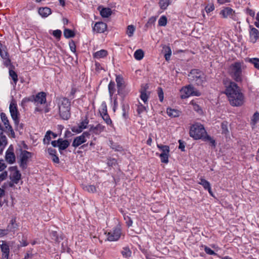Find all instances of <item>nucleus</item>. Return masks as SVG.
<instances>
[{"label":"nucleus","instance_id":"nucleus-1","mask_svg":"<svg viewBox=\"0 0 259 259\" xmlns=\"http://www.w3.org/2000/svg\"><path fill=\"white\" fill-rule=\"evenodd\" d=\"M225 94L232 106H240L243 104L244 96L235 82L230 81L228 84H226Z\"/></svg>","mask_w":259,"mask_h":259},{"label":"nucleus","instance_id":"nucleus-2","mask_svg":"<svg viewBox=\"0 0 259 259\" xmlns=\"http://www.w3.org/2000/svg\"><path fill=\"white\" fill-rule=\"evenodd\" d=\"M244 63L242 62H235L232 64L229 69V72L231 77L237 82H241L244 78L243 69Z\"/></svg>","mask_w":259,"mask_h":259},{"label":"nucleus","instance_id":"nucleus-3","mask_svg":"<svg viewBox=\"0 0 259 259\" xmlns=\"http://www.w3.org/2000/svg\"><path fill=\"white\" fill-rule=\"evenodd\" d=\"M59 114L61 118L67 120L70 117V102L66 98L60 100L59 105Z\"/></svg>","mask_w":259,"mask_h":259},{"label":"nucleus","instance_id":"nucleus-4","mask_svg":"<svg viewBox=\"0 0 259 259\" xmlns=\"http://www.w3.org/2000/svg\"><path fill=\"white\" fill-rule=\"evenodd\" d=\"M189 134L194 139L199 140L203 139L206 135V132L202 124L196 123L191 126Z\"/></svg>","mask_w":259,"mask_h":259},{"label":"nucleus","instance_id":"nucleus-5","mask_svg":"<svg viewBox=\"0 0 259 259\" xmlns=\"http://www.w3.org/2000/svg\"><path fill=\"white\" fill-rule=\"evenodd\" d=\"M8 170L10 172L9 177L10 180V181L8 182V186L9 187L13 188L15 186V185L19 183L21 179L22 175L17 166H10Z\"/></svg>","mask_w":259,"mask_h":259},{"label":"nucleus","instance_id":"nucleus-6","mask_svg":"<svg viewBox=\"0 0 259 259\" xmlns=\"http://www.w3.org/2000/svg\"><path fill=\"white\" fill-rule=\"evenodd\" d=\"M190 79L198 85H202L206 82L204 74L198 69H192L189 74Z\"/></svg>","mask_w":259,"mask_h":259},{"label":"nucleus","instance_id":"nucleus-7","mask_svg":"<svg viewBox=\"0 0 259 259\" xmlns=\"http://www.w3.org/2000/svg\"><path fill=\"white\" fill-rule=\"evenodd\" d=\"M180 92L182 99H186L191 96H199L201 95V93L191 85H188L182 88L180 90Z\"/></svg>","mask_w":259,"mask_h":259},{"label":"nucleus","instance_id":"nucleus-8","mask_svg":"<svg viewBox=\"0 0 259 259\" xmlns=\"http://www.w3.org/2000/svg\"><path fill=\"white\" fill-rule=\"evenodd\" d=\"M32 154L26 150L21 151L20 155V160L18 161L20 167L22 169H25L27 167L28 159L32 157Z\"/></svg>","mask_w":259,"mask_h":259},{"label":"nucleus","instance_id":"nucleus-9","mask_svg":"<svg viewBox=\"0 0 259 259\" xmlns=\"http://www.w3.org/2000/svg\"><path fill=\"white\" fill-rule=\"evenodd\" d=\"M220 14L225 19L229 18L234 21H237L238 20V18L235 11L230 7H226L222 10Z\"/></svg>","mask_w":259,"mask_h":259},{"label":"nucleus","instance_id":"nucleus-10","mask_svg":"<svg viewBox=\"0 0 259 259\" xmlns=\"http://www.w3.org/2000/svg\"><path fill=\"white\" fill-rule=\"evenodd\" d=\"M9 109L11 116L12 117V118L14 120L15 125H16L17 126V128H18L19 112L17 109V104L16 103L15 101L13 100L11 101L10 104Z\"/></svg>","mask_w":259,"mask_h":259},{"label":"nucleus","instance_id":"nucleus-11","mask_svg":"<svg viewBox=\"0 0 259 259\" xmlns=\"http://www.w3.org/2000/svg\"><path fill=\"white\" fill-rule=\"evenodd\" d=\"M121 235V229L120 226H116L112 231L108 233L107 239L110 241L118 240Z\"/></svg>","mask_w":259,"mask_h":259},{"label":"nucleus","instance_id":"nucleus-12","mask_svg":"<svg viewBox=\"0 0 259 259\" xmlns=\"http://www.w3.org/2000/svg\"><path fill=\"white\" fill-rule=\"evenodd\" d=\"M90 134L88 132H83L81 135L76 137L73 140L72 146L75 148L78 147L87 141V138H89Z\"/></svg>","mask_w":259,"mask_h":259},{"label":"nucleus","instance_id":"nucleus-13","mask_svg":"<svg viewBox=\"0 0 259 259\" xmlns=\"http://www.w3.org/2000/svg\"><path fill=\"white\" fill-rule=\"evenodd\" d=\"M13 150V148L11 145L6 152L5 159L9 164H13L16 161V157Z\"/></svg>","mask_w":259,"mask_h":259},{"label":"nucleus","instance_id":"nucleus-14","mask_svg":"<svg viewBox=\"0 0 259 259\" xmlns=\"http://www.w3.org/2000/svg\"><path fill=\"white\" fill-rule=\"evenodd\" d=\"M249 40L254 44L259 39V31L251 25L249 26Z\"/></svg>","mask_w":259,"mask_h":259},{"label":"nucleus","instance_id":"nucleus-15","mask_svg":"<svg viewBox=\"0 0 259 259\" xmlns=\"http://www.w3.org/2000/svg\"><path fill=\"white\" fill-rule=\"evenodd\" d=\"M107 29V24L103 22H96L93 28L94 31L103 33Z\"/></svg>","mask_w":259,"mask_h":259},{"label":"nucleus","instance_id":"nucleus-16","mask_svg":"<svg viewBox=\"0 0 259 259\" xmlns=\"http://www.w3.org/2000/svg\"><path fill=\"white\" fill-rule=\"evenodd\" d=\"M89 123V120L86 119L82 121L78 126H73L71 128L72 132L74 133H81L84 129L86 128Z\"/></svg>","mask_w":259,"mask_h":259},{"label":"nucleus","instance_id":"nucleus-17","mask_svg":"<svg viewBox=\"0 0 259 259\" xmlns=\"http://www.w3.org/2000/svg\"><path fill=\"white\" fill-rule=\"evenodd\" d=\"M1 248L3 252L2 259H8L10 252L9 245L6 243L3 242V244L1 245Z\"/></svg>","mask_w":259,"mask_h":259},{"label":"nucleus","instance_id":"nucleus-18","mask_svg":"<svg viewBox=\"0 0 259 259\" xmlns=\"http://www.w3.org/2000/svg\"><path fill=\"white\" fill-rule=\"evenodd\" d=\"M34 101L40 104L45 103L46 101V95L44 92H40L38 93L35 98Z\"/></svg>","mask_w":259,"mask_h":259},{"label":"nucleus","instance_id":"nucleus-19","mask_svg":"<svg viewBox=\"0 0 259 259\" xmlns=\"http://www.w3.org/2000/svg\"><path fill=\"white\" fill-rule=\"evenodd\" d=\"M162 53L164 54L166 61H169L171 55V50L169 46L163 45L162 46Z\"/></svg>","mask_w":259,"mask_h":259},{"label":"nucleus","instance_id":"nucleus-20","mask_svg":"<svg viewBox=\"0 0 259 259\" xmlns=\"http://www.w3.org/2000/svg\"><path fill=\"white\" fill-rule=\"evenodd\" d=\"M38 12L39 14L44 18L47 17L51 13L52 11L50 8L48 7H42L38 9Z\"/></svg>","mask_w":259,"mask_h":259},{"label":"nucleus","instance_id":"nucleus-21","mask_svg":"<svg viewBox=\"0 0 259 259\" xmlns=\"http://www.w3.org/2000/svg\"><path fill=\"white\" fill-rule=\"evenodd\" d=\"M60 143L58 144V147L60 151L65 150L70 145L69 142L67 140H63L60 138Z\"/></svg>","mask_w":259,"mask_h":259},{"label":"nucleus","instance_id":"nucleus-22","mask_svg":"<svg viewBox=\"0 0 259 259\" xmlns=\"http://www.w3.org/2000/svg\"><path fill=\"white\" fill-rule=\"evenodd\" d=\"M108 55V52L105 50H101L95 53L93 56L96 59H101L106 57Z\"/></svg>","mask_w":259,"mask_h":259},{"label":"nucleus","instance_id":"nucleus-23","mask_svg":"<svg viewBox=\"0 0 259 259\" xmlns=\"http://www.w3.org/2000/svg\"><path fill=\"white\" fill-rule=\"evenodd\" d=\"M0 115L1 120L4 123L5 130L9 128L10 126H11L6 114L4 112H1Z\"/></svg>","mask_w":259,"mask_h":259},{"label":"nucleus","instance_id":"nucleus-24","mask_svg":"<svg viewBox=\"0 0 259 259\" xmlns=\"http://www.w3.org/2000/svg\"><path fill=\"white\" fill-rule=\"evenodd\" d=\"M245 61L248 62L253 64L254 68L259 70V58H246Z\"/></svg>","mask_w":259,"mask_h":259},{"label":"nucleus","instance_id":"nucleus-25","mask_svg":"<svg viewBox=\"0 0 259 259\" xmlns=\"http://www.w3.org/2000/svg\"><path fill=\"white\" fill-rule=\"evenodd\" d=\"M180 112L178 110L169 108L167 109V114L170 117H178L180 115Z\"/></svg>","mask_w":259,"mask_h":259},{"label":"nucleus","instance_id":"nucleus-26","mask_svg":"<svg viewBox=\"0 0 259 259\" xmlns=\"http://www.w3.org/2000/svg\"><path fill=\"white\" fill-rule=\"evenodd\" d=\"M171 0H159V5L161 9L165 10L170 4Z\"/></svg>","mask_w":259,"mask_h":259},{"label":"nucleus","instance_id":"nucleus-27","mask_svg":"<svg viewBox=\"0 0 259 259\" xmlns=\"http://www.w3.org/2000/svg\"><path fill=\"white\" fill-rule=\"evenodd\" d=\"M16 228L17 224L15 223V220H12L11 221V223L8 225L6 229L8 233H9L11 232H14Z\"/></svg>","mask_w":259,"mask_h":259},{"label":"nucleus","instance_id":"nucleus-28","mask_svg":"<svg viewBox=\"0 0 259 259\" xmlns=\"http://www.w3.org/2000/svg\"><path fill=\"white\" fill-rule=\"evenodd\" d=\"M112 12L110 8H103L100 11L101 15L104 18H108L111 15Z\"/></svg>","mask_w":259,"mask_h":259},{"label":"nucleus","instance_id":"nucleus-29","mask_svg":"<svg viewBox=\"0 0 259 259\" xmlns=\"http://www.w3.org/2000/svg\"><path fill=\"white\" fill-rule=\"evenodd\" d=\"M9 73L10 76L13 81L14 84L16 85L18 81V75L17 73L12 69H9Z\"/></svg>","mask_w":259,"mask_h":259},{"label":"nucleus","instance_id":"nucleus-30","mask_svg":"<svg viewBox=\"0 0 259 259\" xmlns=\"http://www.w3.org/2000/svg\"><path fill=\"white\" fill-rule=\"evenodd\" d=\"M144 53L142 50L138 49L134 53V57L137 60H141L144 57Z\"/></svg>","mask_w":259,"mask_h":259},{"label":"nucleus","instance_id":"nucleus-31","mask_svg":"<svg viewBox=\"0 0 259 259\" xmlns=\"http://www.w3.org/2000/svg\"><path fill=\"white\" fill-rule=\"evenodd\" d=\"M121 253L124 257H130L132 255V251L128 247H123L121 251Z\"/></svg>","mask_w":259,"mask_h":259},{"label":"nucleus","instance_id":"nucleus-32","mask_svg":"<svg viewBox=\"0 0 259 259\" xmlns=\"http://www.w3.org/2000/svg\"><path fill=\"white\" fill-rule=\"evenodd\" d=\"M198 184L202 185L205 190L209 189L210 187L209 182L203 178L200 179V182H198Z\"/></svg>","mask_w":259,"mask_h":259},{"label":"nucleus","instance_id":"nucleus-33","mask_svg":"<svg viewBox=\"0 0 259 259\" xmlns=\"http://www.w3.org/2000/svg\"><path fill=\"white\" fill-rule=\"evenodd\" d=\"M116 82L118 90L122 88L124 84L123 79L120 75H117L116 77Z\"/></svg>","mask_w":259,"mask_h":259},{"label":"nucleus","instance_id":"nucleus-34","mask_svg":"<svg viewBox=\"0 0 259 259\" xmlns=\"http://www.w3.org/2000/svg\"><path fill=\"white\" fill-rule=\"evenodd\" d=\"M157 147L161 151V153L169 154V147L167 145H157Z\"/></svg>","mask_w":259,"mask_h":259},{"label":"nucleus","instance_id":"nucleus-35","mask_svg":"<svg viewBox=\"0 0 259 259\" xmlns=\"http://www.w3.org/2000/svg\"><path fill=\"white\" fill-rule=\"evenodd\" d=\"M64 35L66 38H68L74 37L75 33L72 30L66 28L64 31Z\"/></svg>","mask_w":259,"mask_h":259},{"label":"nucleus","instance_id":"nucleus-36","mask_svg":"<svg viewBox=\"0 0 259 259\" xmlns=\"http://www.w3.org/2000/svg\"><path fill=\"white\" fill-rule=\"evenodd\" d=\"M50 234L52 240L56 242L60 241L57 231L53 230L50 231Z\"/></svg>","mask_w":259,"mask_h":259},{"label":"nucleus","instance_id":"nucleus-37","mask_svg":"<svg viewBox=\"0 0 259 259\" xmlns=\"http://www.w3.org/2000/svg\"><path fill=\"white\" fill-rule=\"evenodd\" d=\"M108 90L110 97H112L115 91V83L111 81L108 84Z\"/></svg>","mask_w":259,"mask_h":259},{"label":"nucleus","instance_id":"nucleus-38","mask_svg":"<svg viewBox=\"0 0 259 259\" xmlns=\"http://www.w3.org/2000/svg\"><path fill=\"white\" fill-rule=\"evenodd\" d=\"M129 110V106L127 104H122V116L125 118H127V113Z\"/></svg>","mask_w":259,"mask_h":259},{"label":"nucleus","instance_id":"nucleus-39","mask_svg":"<svg viewBox=\"0 0 259 259\" xmlns=\"http://www.w3.org/2000/svg\"><path fill=\"white\" fill-rule=\"evenodd\" d=\"M202 140L204 141H209L211 143V145L213 147H215L216 145L215 141L207 134L204 136Z\"/></svg>","mask_w":259,"mask_h":259},{"label":"nucleus","instance_id":"nucleus-40","mask_svg":"<svg viewBox=\"0 0 259 259\" xmlns=\"http://www.w3.org/2000/svg\"><path fill=\"white\" fill-rule=\"evenodd\" d=\"M202 140L204 141H209L211 143V145L213 147H215L216 145L215 141L207 134L204 136Z\"/></svg>","mask_w":259,"mask_h":259},{"label":"nucleus","instance_id":"nucleus-41","mask_svg":"<svg viewBox=\"0 0 259 259\" xmlns=\"http://www.w3.org/2000/svg\"><path fill=\"white\" fill-rule=\"evenodd\" d=\"M135 31V27L133 25H128L127 27L126 34L129 37H131L133 35L134 32Z\"/></svg>","mask_w":259,"mask_h":259},{"label":"nucleus","instance_id":"nucleus-42","mask_svg":"<svg viewBox=\"0 0 259 259\" xmlns=\"http://www.w3.org/2000/svg\"><path fill=\"white\" fill-rule=\"evenodd\" d=\"M161 162L164 163H167L168 162V157L169 154H166L165 153H161L159 155Z\"/></svg>","mask_w":259,"mask_h":259},{"label":"nucleus","instance_id":"nucleus-43","mask_svg":"<svg viewBox=\"0 0 259 259\" xmlns=\"http://www.w3.org/2000/svg\"><path fill=\"white\" fill-rule=\"evenodd\" d=\"M83 189L90 193H95L97 191L96 187L94 185H87L83 187Z\"/></svg>","mask_w":259,"mask_h":259},{"label":"nucleus","instance_id":"nucleus-44","mask_svg":"<svg viewBox=\"0 0 259 259\" xmlns=\"http://www.w3.org/2000/svg\"><path fill=\"white\" fill-rule=\"evenodd\" d=\"M7 144V139L5 135H0V147L4 148Z\"/></svg>","mask_w":259,"mask_h":259},{"label":"nucleus","instance_id":"nucleus-45","mask_svg":"<svg viewBox=\"0 0 259 259\" xmlns=\"http://www.w3.org/2000/svg\"><path fill=\"white\" fill-rule=\"evenodd\" d=\"M167 24V18L165 16H161L158 20V25L160 26H165Z\"/></svg>","mask_w":259,"mask_h":259},{"label":"nucleus","instance_id":"nucleus-46","mask_svg":"<svg viewBox=\"0 0 259 259\" xmlns=\"http://www.w3.org/2000/svg\"><path fill=\"white\" fill-rule=\"evenodd\" d=\"M104 126L101 124H98L95 126V134L98 135L103 132L104 130Z\"/></svg>","mask_w":259,"mask_h":259},{"label":"nucleus","instance_id":"nucleus-47","mask_svg":"<svg viewBox=\"0 0 259 259\" xmlns=\"http://www.w3.org/2000/svg\"><path fill=\"white\" fill-rule=\"evenodd\" d=\"M221 128L222 134H227L229 131L228 129V123L226 121H224L221 124Z\"/></svg>","mask_w":259,"mask_h":259},{"label":"nucleus","instance_id":"nucleus-48","mask_svg":"<svg viewBox=\"0 0 259 259\" xmlns=\"http://www.w3.org/2000/svg\"><path fill=\"white\" fill-rule=\"evenodd\" d=\"M51 134H53V132H51V131H48L47 132L46 135L45 136V138L44 139V143H49L50 141L51 140Z\"/></svg>","mask_w":259,"mask_h":259},{"label":"nucleus","instance_id":"nucleus-49","mask_svg":"<svg viewBox=\"0 0 259 259\" xmlns=\"http://www.w3.org/2000/svg\"><path fill=\"white\" fill-rule=\"evenodd\" d=\"M140 98L143 101L144 103H146L148 99V96L146 93L145 90L141 91Z\"/></svg>","mask_w":259,"mask_h":259},{"label":"nucleus","instance_id":"nucleus-50","mask_svg":"<svg viewBox=\"0 0 259 259\" xmlns=\"http://www.w3.org/2000/svg\"><path fill=\"white\" fill-rule=\"evenodd\" d=\"M146 110V107L141 103H139L137 106V111L139 115H140Z\"/></svg>","mask_w":259,"mask_h":259},{"label":"nucleus","instance_id":"nucleus-51","mask_svg":"<svg viewBox=\"0 0 259 259\" xmlns=\"http://www.w3.org/2000/svg\"><path fill=\"white\" fill-rule=\"evenodd\" d=\"M103 119L106 122V123L109 125L112 123V121L109 117V116L107 113H105L104 115L102 116Z\"/></svg>","mask_w":259,"mask_h":259},{"label":"nucleus","instance_id":"nucleus-52","mask_svg":"<svg viewBox=\"0 0 259 259\" xmlns=\"http://www.w3.org/2000/svg\"><path fill=\"white\" fill-rule=\"evenodd\" d=\"M124 219L125 221V223L128 227H130L132 226L133 221L130 217L127 215H124Z\"/></svg>","mask_w":259,"mask_h":259},{"label":"nucleus","instance_id":"nucleus-53","mask_svg":"<svg viewBox=\"0 0 259 259\" xmlns=\"http://www.w3.org/2000/svg\"><path fill=\"white\" fill-rule=\"evenodd\" d=\"M204 251L205 252L209 255H217V254L212 250H211L209 247L205 246L204 247Z\"/></svg>","mask_w":259,"mask_h":259},{"label":"nucleus","instance_id":"nucleus-54","mask_svg":"<svg viewBox=\"0 0 259 259\" xmlns=\"http://www.w3.org/2000/svg\"><path fill=\"white\" fill-rule=\"evenodd\" d=\"M8 177V172L4 171L0 174V183L5 180Z\"/></svg>","mask_w":259,"mask_h":259},{"label":"nucleus","instance_id":"nucleus-55","mask_svg":"<svg viewBox=\"0 0 259 259\" xmlns=\"http://www.w3.org/2000/svg\"><path fill=\"white\" fill-rule=\"evenodd\" d=\"M3 60H4V64L8 67L9 66H11V67L12 66L11 65V60L10 59V58H9V56L8 57H5V58H3Z\"/></svg>","mask_w":259,"mask_h":259},{"label":"nucleus","instance_id":"nucleus-56","mask_svg":"<svg viewBox=\"0 0 259 259\" xmlns=\"http://www.w3.org/2000/svg\"><path fill=\"white\" fill-rule=\"evenodd\" d=\"M158 94L160 101L162 102L163 100L164 96L162 89L161 88H159L158 89Z\"/></svg>","mask_w":259,"mask_h":259},{"label":"nucleus","instance_id":"nucleus-57","mask_svg":"<svg viewBox=\"0 0 259 259\" xmlns=\"http://www.w3.org/2000/svg\"><path fill=\"white\" fill-rule=\"evenodd\" d=\"M62 32L60 30H56L53 31V35L56 37L57 38L60 39V37L61 36Z\"/></svg>","mask_w":259,"mask_h":259},{"label":"nucleus","instance_id":"nucleus-58","mask_svg":"<svg viewBox=\"0 0 259 259\" xmlns=\"http://www.w3.org/2000/svg\"><path fill=\"white\" fill-rule=\"evenodd\" d=\"M258 120H259V113L256 112L253 114L252 121L253 122V124H255Z\"/></svg>","mask_w":259,"mask_h":259},{"label":"nucleus","instance_id":"nucleus-59","mask_svg":"<svg viewBox=\"0 0 259 259\" xmlns=\"http://www.w3.org/2000/svg\"><path fill=\"white\" fill-rule=\"evenodd\" d=\"M7 167V165L4 163L3 159H0V171H3Z\"/></svg>","mask_w":259,"mask_h":259},{"label":"nucleus","instance_id":"nucleus-60","mask_svg":"<svg viewBox=\"0 0 259 259\" xmlns=\"http://www.w3.org/2000/svg\"><path fill=\"white\" fill-rule=\"evenodd\" d=\"M69 47L70 48V50L73 52H75L76 51V47L75 43L73 41H71V42H69Z\"/></svg>","mask_w":259,"mask_h":259},{"label":"nucleus","instance_id":"nucleus-61","mask_svg":"<svg viewBox=\"0 0 259 259\" xmlns=\"http://www.w3.org/2000/svg\"><path fill=\"white\" fill-rule=\"evenodd\" d=\"M6 131H7L8 132H10V134L11 135V136L13 138L15 137V132L12 128V126H10L9 128L6 129Z\"/></svg>","mask_w":259,"mask_h":259},{"label":"nucleus","instance_id":"nucleus-62","mask_svg":"<svg viewBox=\"0 0 259 259\" xmlns=\"http://www.w3.org/2000/svg\"><path fill=\"white\" fill-rule=\"evenodd\" d=\"M48 151L49 154L51 156H53L54 155H56L57 152H56V150L55 149H53V148H49L48 149Z\"/></svg>","mask_w":259,"mask_h":259},{"label":"nucleus","instance_id":"nucleus-63","mask_svg":"<svg viewBox=\"0 0 259 259\" xmlns=\"http://www.w3.org/2000/svg\"><path fill=\"white\" fill-rule=\"evenodd\" d=\"M205 9L206 13H208L213 11L214 9V7L213 5H211L210 6H206Z\"/></svg>","mask_w":259,"mask_h":259},{"label":"nucleus","instance_id":"nucleus-64","mask_svg":"<svg viewBox=\"0 0 259 259\" xmlns=\"http://www.w3.org/2000/svg\"><path fill=\"white\" fill-rule=\"evenodd\" d=\"M35 257L33 254L27 253L23 259H35Z\"/></svg>","mask_w":259,"mask_h":259}]
</instances>
